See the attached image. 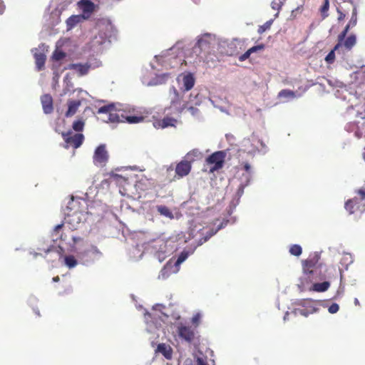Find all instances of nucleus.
<instances>
[{"label":"nucleus","instance_id":"obj_1","mask_svg":"<svg viewBox=\"0 0 365 365\" xmlns=\"http://www.w3.org/2000/svg\"><path fill=\"white\" fill-rule=\"evenodd\" d=\"M130 111V108L127 105H123L118 103H112L100 107L98 110V114H108L106 122L123 123L127 122L130 124H135L143 120V116H128L125 113Z\"/></svg>","mask_w":365,"mask_h":365},{"label":"nucleus","instance_id":"obj_2","mask_svg":"<svg viewBox=\"0 0 365 365\" xmlns=\"http://www.w3.org/2000/svg\"><path fill=\"white\" fill-rule=\"evenodd\" d=\"M165 307L161 304H157L153 307L155 312L159 311L160 314H158V319L155 316H153L148 312L145 313V320L146 323V331L150 334L149 340L152 346L156 344L160 338L165 336V333L163 327L164 323V318H168V315L162 312L161 309Z\"/></svg>","mask_w":365,"mask_h":365},{"label":"nucleus","instance_id":"obj_3","mask_svg":"<svg viewBox=\"0 0 365 365\" xmlns=\"http://www.w3.org/2000/svg\"><path fill=\"white\" fill-rule=\"evenodd\" d=\"M83 240L81 237H72V242L69 245L68 251L76 254L79 262L84 264L88 265L102 257V252L94 245H87L82 247Z\"/></svg>","mask_w":365,"mask_h":365},{"label":"nucleus","instance_id":"obj_4","mask_svg":"<svg viewBox=\"0 0 365 365\" xmlns=\"http://www.w3.org/2000/svg\"><path fill=\"white\" fill-rule=\"evenodd\" d=\"M95 29L98 34L91 41V48L97 53L102 52L117 40L118 31L113 24H96Z\"/></svg>","mask_w":365,"mask_h":365},{"label":"nucleus","instance_id":"obj_5","mask_svg":"<svg viewBox=\"0 0 365 365\" xmlns=\"http://www.w3.org/2000/svg\"><path fill=\"white\" fill-rule=\"evenodd\" d=\"M182 48L183 43L178 41L169 49L155 56V59L165 69H178L184 63L182 58Z\"/></svg>","mask_w":365,"mask_h":365},{"label":"nucleus","instance_id":"obj_6","mask_svg":"<svg viewBox=\"0 0 365 365\" xmlns=\"http://www.w3.org/2000/svg\"><path fill=\"white\" fill-rule=\"evenodd\" d=\"M170 95H173L174 97L171 99V106L169 108L165 110L168 111V114L180 115L185 108L190 111V114L198 118L200 115V110L195 107L192 106H188V103H190L195 105H199L200 103V100L197 99L198 93L193 96L192 93L190 96L189 102L187 103H182L180 101V93L175 87H172L170 89Z\"/></svg>","mask_w":365,"mask_h":365},{"label":"nucleus","instance_id":"obj_7","mask_svg":"<svg viewBox=\"0 0 365 365\" xmlns=\"http://www.w3.org/2000/svg\"><path fill=\"white\" fill-rule=\"evenodd\" d=\"M228 222L227 220H224L220 224L217 225L216 228H210L208 231L203 235H205L203 237L200 238L197 243H192L187 247L185 248L179 255L178 259L175 260L174 264H173V273H177L180 270V264L184 262L187 257L192 255L196 248L205 242H206L212 236L215 235L218 230L225 227Z\"/></svg>","mask_w":365,"mask_h":365},{"label":"nucleus","instance_id":"obj_8","mask_svg":"<svg viewBox=\"0 0 365 365\" xmlns=\"http://www.w3.org/2000/svg\"><path fill=\"white\" fill-rule=\"evenodd\" d=\"M217 43L215 35L206 33L197 36L192 47L194 53L202 57V63H205L209 61V56L214 51Z\"/></svg>","mask_w":365,"mask_h":365},{"label":"nucleus","instance_id":"obj_9","mask_svg":"<svg viewBox=\"0 0 365 365\" xmlns=\"http://www.w3.org/2000/svg\"><path fill=\"white\" fill-rule=\"evenodd\" d=\"M171 242L162 238L154 240L146 245L145 250L153 254L160 262L173 252Z\"/></svg>","mask_w":365,"mask_h":365},{"label":"nucleus","instance_id":"obj_10","mask_svg":"<svg viewBox=\"0 0 365 365\" xmlns=\"http://www.w3.org/2000/svg\"><path fill=\"white\" fill-rule=\"evenodd\" d=\"M78 203V200L72 198L68 203L66 209L69 210L66 212L65 222L70 225L72 230H76L79 225L88 220V213L79 210H73L74 207Z\"/></svg>","mask_w":365,"mask_h":365},{"label":"nucleus","instance_id":"obj_11","mask_svg":"<svg viewBox=\"0 0 365 365\" xmlns=\"http://www.w3.org/2000/svg\"><path fill=\"white\" fill-rule=\"evenodd\" d=\"M244 169L245 172L242 174L240 178V185L236 192L237 199L234 200L231 202V206H233V208L229 210L230 214L232 212L233 209H235V207L238 205L240 199L244 193L245 188L250 185L252 178L253 173L250 165L246 163L244 165Z\"/></svg>","mask_w":365,"mask_h":365},{"label":"nucleus","instance_id":"obj_12","mask_svg":"<svg viewBox=\"0 0 365 365\" xmlns=\"http://www.w3.org/2000/svg\"><path fill=\"white\" fill-rule=\"evenodd\" d=\"M78 7L83 14L71 16L66 20V23H81L87 20L93 11L95 5L90 0H81L78 2Z\"/></svg>","mask_w":365,"mask_h":365},{"label":"nucleus","instance_id":"obj_13","mask_svg":"<svg viewBox=\"0 0 365 365\" xmlns=\"http://www.w3.org/2000/svg\"><path fill=\"white\" fill-rule=\"evenodd\" d=\"M174 328L175 331H173V336L177 339L179 338L182 341H185L190 344L193 341L195 337V330L190 326L183 324L181 322L175 324Z\"/></svg>","mask_w":365,"mask_h":365},{"label":"nucleus","instance_id":"obj_14","mask_svg":"<svg viewBox=\"0 0 365 365\" xmlns=\"http://www.w3.org/2000/svg\"><path fill=\"white\" fill-rule=\"evenodd\" d=\"M220 51L227 56H235L242 50L244 42L235 38L232 41L223 40L219 43Z\"/></svg>","mask_w":365,"mask_h":365},{"label":"nucleus","instance_id":"obj_15","mask_svg":"<svg viewBox=\"0 0 365 365\" xmlns=\"http://www.w3.org/2000/svg\"><path fill=\"white\" fill-rule=\"evenodd\" d=\"M182 53L183 62L185 65L197 67L202 63V57L194 53L192 43L187 46L183 45Z\"/></svg>","mask_w":365,"mask_h":365},{"label":"nucleus","instance_id":"obj_16","mask_svg":"<svg viewBox=\"0 0 365 365\" xmlns=\"http://www.w3.org/2000/svg\"><path fill=\"white\" fill-rule=\"evenodd\" d=\"M108 153L106 150V145L101 144L98 145L95 151L93 156V164L99 168H103L106 165L108 160Z\"/></svg>","mask_w":365,"mask_h":365},{"label":"nucleus","instance_id":"obj_17","mask_svg":"<svg viewBox=\"0 0 365 365\" xmlns=\"http://www.w3.org/2000/svg\"><path fill=\"white\" fill-rule=\"evenodd\" d=\"M46 51L47 46L44 43H41L38 48L31 50L35 58L36 68L38 71L44 68Z\"/></svg>","mask_w":365,"mask_h":365},{"label":"nucleus","instance_id":"obj_18","mask_svg":"<svg viewBox=\"0 0 365 365\" xmlns=\"http://www.w3.org/2000/svg\"><path fill=\"white\" fill-rule=\"evenodd\" d=\"M101 66V62L96 61L95 63L86 62L85 63H70L64 69L73 70L79 76L86 75L91 68H97Z\"/></svg>","mask_w":365,"mask_h":365},{"label":"nucleus","instance_id":"obj_19","mask_svg":"<svg viewBox=\"0 0 365 365\" xmlns=\"http://www.w3.org/2000/svg\"><path fill=\"white\" fill-rule=\"evenodd\" d=\"M225 157V153L224 151L215 152L207 157L206 159L207 164L213 165V166L210 168V171L214 172L215 170L220 169L223 165Z\"/></svg>","mask_w":365,"mask_h":365},{"label":"nucleus","instance_id":"obj_20","mask_svg":"<svg viewBox=\"0 0 365 365\" xmlns=\"http://www.w3.org/2000/svg\"><path fill=\"white\" fill-rule=\"evenodd\" d=\"M318 261V257L316 255L314 258L307 259L303 263L304 278L305 280L312 281L315 279L314 274L317 272V267H316Z\"/></svg>","mask_w":365,"mask_h":365},{"label":"nucleus","instance_id":"obj_21","mask_svg":"<svg viewBox=\"0 0 365 365\" xmlns=\"http://www.w3.org/2000/svg\"><path fill=\"white\" fill-rule=\"evenodd\" d=\"M62 136L66 143V148L71 145L74 148H78L81 145L84 139L83 134L76 133L73 135L72 131L71 130L67 133H63Z\"/></svg>","mask_w":365,"mask_h":365},{"label":"nucleus","instance_id":"obj_22","mask_svg":"<svg viewBox=\"0 0 365 365\" xmlns=\"http://www.w3.org/2000/svg\"><path fill=\"white\" fill-rule=\"evenodd\" d=\"M191 170V164L190 160L180 161L175 168V173L180 177L182 178L187 175Z\"/></svg>","mask_w":365,"mask_h":365},{"label":"nucleus","instance_id":"obj_23","mask_svg":"<svg viewBox=\"0 0 365 365\" xmlns=\"http://www.w3.org/2000/svg\"><path fill=\"white\" fill-rule=\"evenodd\" d=\"M155 354H162L166 359L170 360L173 356V349L172 347L165 343H159L155 349Z\"/></svg>","mask_w":365,"mask_h":365},{"label":"nucleus","instance_id":"obj_24","mask_svg":"<svg viewBox=\"0 0 365 365\" xmlns=\"http://www.w3.org/2000/svg\"><path fill=\"white\" fill-rule=\"evenodd\" d=\"M41 102L45 114H50L53 112V99L49 94L42 96L41 98Z\"/></svg>","mask_w":365,"mask_h":365},{"label":"nucleus","instance_id":"obj_25","mask_svg":"<svg viewBox=\"0 0 365 365\" xmlns=\"http://www.w3.org/2000/svg\"><path fill=\"white\" fill-rule=\"evenodd\" d=\"M182 88L184 91H188L191 90L195 82L194 75L191 73L185 74L182 78Z\"/></svg>","mask_w":365,"mask_h":365},{"label":"nucleus","instance_id":"obj_26","mask_svg":"<svg viewBox=\"0 0 365 365\" xmlns=\"http://www.w3.org/2000/svg\"><path fill=\"white\" fill-rule=\"evenodd\" d=\"M342 43H337L325 57V61H327V63L329 64L332 63L334 61L336 53H337L338 55H343L344 53H342Z\"/></svg>","mask_w":365,"mask_h":365},{"label":"nucleus","instance_id":"obj_27","mask_svg":"<svg viewBox=\"0 0 365 365\" xmlns=\"http://www.w3.org/2000/svg\"><path fill=\"white\" fill-rule=\"evenodd\" d=\"M111 180L118 186L123 187L125 191L129 190V188L126 187L130 186L128 179L118 174H113L111 175Z\"/></svg>","mask_w":365,"mask_h":365},{"label":"nucleus","instance_id":"obj_28","mask_svg":"<svg viewBox=\"0 0 365 365\" xmlns=\"http://www.w3.org/2000/svg\"><path fill=\"white\" fill-rule=\"evenodd\" d=\"M67 104L68 110L66 113V116L70 117L76 113L78 108L81 104V101L80 100H68Z\"/></svg>","mask_w":365,"mask_h":365},{"label":"nucleus","instance_id":"obj_29","mask_svg":"<svg viewBox=\"0 0 365 365\" xmlns=\"http://www.w3.org/2000/svg\"><path fill=\"white\" fill-rule=\"evenodd\" d=\"M356 38L354 35H350L347 37L346 40H344L342 42L343 46V50L341 51L342 53H345V51H350L353 46L356 44Z\"/></svg>","mask_w":365,"mask_h":365},{"label":"nucleus","instance_id":"obj_30","mask_svg":"<svg viewBox=\"0 0 365 365\" xmlns=\"http://www.w3.org/2000/svg\"><path fill=\"white\" fill-rule=\"evenodd\" d=\"M259 143L260 146H261L260 148H257L255 147V148H252L251 149H248L247 150V153H249L250 155H255L257 153H261L262 155L266 154L267 153V151H268L267 146L261 140H259Z\"/></svg>","mask_w":365,"mask_h":365},{"label":"nucleus","instance_id":"obj_31","mask_svg":"<svg viewBox=\"0 0 365 365\" xmlns=\"http://www.w3.org/2000/svg\"><path fill=\"white\" fill-rule=\"evenodd\" d=\"M157 211L160 213V215L167 217L168 219H173L174 215L171 210L165 205H157L156 206Z\"/></svg>","mask_w":365,"mask_h":365},{"label":"nucleus","instance_id":"obj_32","mask_svg":"<svg viewBox=\"0 0 365 365\" xmlns=\"http://www.w3.org/2000/svg\"><path fill=\"white\" fill-rule=\"evenodd\" d=\"M173 264L171 262V260L168 262L165 265L164 268L160 271V273L159 274V278H161L163 279H165L169 277L170 274H173Z\"/></svg>","mask_w":365,"mask_h":365},{"label":"nucleus","instance_id":"obj_33","mask_svg":"<svg viewBox=\"0 0 365 365\" xmlns=\"http://www.w3.org/2000/svg\"><path fill=\"white\" fill-rule=\"evenodd\" d=\"M143 247V245L140 246L138 245L135 247H133V250L130 253V257L133 260H139L142 258L143 255V251L142 250Z\"/></svg>","mask_w":365,"mask_h":365},{"label":"nucleus","instance_id":"obj_34","mask_svg":"<svg viewBox=\"0 0 365 365\" xmlns=\"http://www.w3.org/2000/svg\"><path fill=\"white\" fill-rule=\"evenodd\" d=\"M278 96L279 98H284L285 101H288L289 100L295 98L297 97V95L296 93L292 91L284 89L279 93Z\"/></svg>","mask_w":365,"mask_h":365},{"label":"nucleus","instance_id":"obj_35","mask_svg":"<svg viewBox=\"0 0 365 365\" xmlns=\"http://www.w3.org/2000/svg\"><path fill=\"white\" fill-rule=\"evenodd\" d=\"M330 286L329 282H323L321 283H315L312 286V290L317 292H323L327 291Z\"/></svg>","mask_w":365,"mask_h":365},{"label":"nucleus","instance_id":"obj_36","mask_svg":"<svg viewBox=\"0 0 365 365\" xmlns=\"http://www.w3.org/2000/svg\"><path fill=\"white\" fill-rule=\"evenodd\" d=\"M308 308H309V309H294V313L295 315L300 314L302 316L307 317L309 314H313L317 312V309L314 307H310Z\"/></svg>","mask_w":365,"mask_h":365},{"label":"nucleus","instance_id":"obj_37","mask_svg":"<svg viewBox=\"0 0 365 365\" xmlns=\"http://www.w3.org/2000/svg\"><path fill=\"white\" fill-rule=\"evenodd\" d=\"M64 264L69 269L75 267L77 264V259L73 255H66L64 257Z\"/></svg>","mask_w":365,"mask_h":365},{"label":"nucleus","instance_id":"obj_38","mask_svg":"<svg viewBox=\"0 0 365 365\" xmlns=\"http://www.w3.org/2000/svg\"><path fill=\"white\" fill-rule=\"evenodd\" d=\"M329 9V0H324L322 4L319 7V13L323 19L328 16Z\"/></svg>","mask_w":365,"mask_h":365},{"label":"nucleus","instance_id":"obj_39","mask_svg":"<svg viewBox=\"0 0 365 365\" xmlns=\"http://www.w3.org/2000/svg\"><path fill=\"white\" fill-rule=\"evenodd\" d=\"M202 156V154L199 150L194 149L186 155V158L190 161H193L195 159L200 158Z\"/></svg>","mask_w":365,"mask_h":365},{"label":"nucleus","instance_id":"obj_40","mask_svg":"<svg viewBox=\"0 0 365 365\" xmlns=\"http://www.w3.org/2000/svg\"><path fill=\"white\" fill-rule=\"evenodd\" d=\"M177 120L171 117H165L161 121L162 128H168L170 126H175Z\"/></svg>","mask_w":365,"mask_h":365},{"label":"nucleus","instance_id":"obj_41","mask_svg":"<svg viewBox=\"0 0 365 365\" xmlns=\"http://www.w3.org/2000/svg\"><path fill=\"white\" fill-rule=\"evenodd\" d=\"M356 200H357V198L354 197L353 199L348 200L345 202L344 207L349 212V214H353L354 212L355 205H354V201H356Z\"/></svg>","mask_w":365,"mask_h":365},{"label":"nucleus","instance_id":"obj_42","mask_svg":"<svg viewBox=\"0 0 365 365\" xmlns=\"http://www.w3.org/2000/svg\"><path fill=\"white\" fill-rule=\"evenodd\" d=\"M302 252V247L299 245H292L289 248V253L292 255L299 257Z\"/></svg>","mask_w":365,"mask_h":365},{"label":"nucleus","instance_id":"obj_43","mask_svg":"<svg viewBox=\"0 0 365 365\" xmlns=\"http://www.w3.org/2000/svg\"><path fill=\"white\" fill-rule=\"evenodd\" d=\"M58 66V63H54L53 64V66H52V69L53 71V86H55L56 84L58 83V79L60 78V73H58V70H57V67Z\"/></svg>","mask_w":365,"mask_h":365},{"label":"nucleus","instance_id":"obj_44","mask_svg":"<svg viewBox=\"0 0 365 365\" xmlns=\"http://www.w3.org/2000/svg\"><path fill=\"white\" fill-rule=\"evenodd\" d=\"M65 56H66V54L64 52H63L60 50L56 49L53 53L51 58L53 61H58L63 59Z\"/></svg>","mask_w":365,"mask_h":365},{"label":"nucleus","instance_id":"obj_45","mask_svg":"<svg viewBox=\"0 0 365 365\" xmlns=\"http://www.w3.org/2000/svg\"><path fill=\"white\" fill-rule=\"evenodd\" d=\"M285 1L286 0H272L271 4L272 9L278 11L281 9Z\"/></svg>","mask_w":365,"mask_h":365},{"label":"nucleus","instance_id":"obj_46","mask_svg":"<svg viewBox=\"0 0 365 365\" xmlns=\"http://www.w3.org/2000/svg\"><path fill=\"white\" fill-rule=\"evenodd\" d=\"M73 129L77 132L82 131L84 127V122L81 120H78L73 122Z\"/></svg>","mask_w":365,"mask_h":365},{"label":"nucleus","instance_id":"obj_47","mask_svg":"<svg viewBox=\"0 0 365 365\" xmlns=\"http://www.w3.org/2000/svg\"><path fill=\"white\" fill-rule=\"evenodd\" d=\"M63 81H64V83H66V87L63 90L62 95H66L70 91L69 87L70 86L72 87V84L70 81L69 76L68 74L64 77Z\"/></svg>","mask_w":365,"mask_h":365},{"label":"nucleus","instance_id":"obj_48","mask_svg":"<svg viewBox=\"0 0 365 365\" xmlns=\"http://www.w3.org/2000/svg\"><path fill=\"white\" fill-rule=\"evenodd\" d=\"M349 25L350 24H347L346 26L345 27V29L343 30V31L339 34L337 43H342V42L344 41V40L346 37V35L349 29Z\"/></svg>","mask_w":365,"mask_h":365},{"label":"nucleus","instance_id":"obj_49","mask_svg":"<svg viewBox=\"0 0 365 365\" xmlns=\"http://www.w3.org/2000/svg\"><path fill=\"white\" fill-rule=\"evenodd\" d=\"M309 303V301L308 299H297L294 304L298 306H301L302 307H309L308 306V304Z\"/></svg>","mask_w":365,"mask_h":365},{"label":"nucleus","instance_id":"obj_50","mask_svg":"<svg viewBox=\"0 0 365 365\" xmlns=\"http://www.w3.org/2000/svg\"><path fill=\"white\" fill-rule=\"evenodd\" d=\"M201 317H202V315L200 313H196L192 317L191 322L192 323L193 325L197 326L200 323Z\"/></svg>","mask_w":365,"mask_h":365},{"label":"nucleus","instance_id":"obj_51","mask_svg":"<svg viewBox=\"0 0 365 365\" xmlns=\"http://www.w3.org/2000/svg\"><path fill=\"white\" fill-rule=\"evenodd\" d=\"M264 48V45L261 43V44H258L257 46H254L251 47L250 48H249V50H250V52L253 53L257 52L259 51H262Z\"/></svg>","mask_w":365,"mask_h":365},{"label":"nucleus","instance_id":"obj_52","mask_svg":"<svg viewBox=\"0 0 365 365\" xmlns=\"http://www.w3.org/2000/svg\"><path fill=\"white\" fill-rule=\"evenodd\" d=\"M339 309V307L338 304L333 303L328 309V311L331 314H335L336 313Z\"/></svg>","mask_w":365,"mask_h":365},{"label":"nucleus","instance_id":"obj_53","mask_svg":"<svg viewBox=\"0 0 365 365\" xmlns=\"http://www.w3.org/2000/svg\"><path fill=\"white\" fill-rule=\"evenodd\" d=\"M347 4L350 5L352 7V14H351V17L349 20V23H356V8L353 5L350 4L349 3H348Z\"/></svg>","mask_w":365,"mask_h":365},{"label":"nucleus","instance_id":"obj_54","mask_svg":"<svg viewBox=\"0 0 365 365\" xmlns=\"http://www.w3.org/2000/svg\"><path fill=\"white\" fill-rule=\"evenodd\" d=\"M134 187L137 192H138L139 190H144L145 189V187L143 186L142 180L135 182Z\"/></svg>","mask_w":365,"mask_h":365},{"label":"nucleus","instance_id":"obj_55","mask_svg":"<svg viewBox=\"0 0 365 365\" xmlns=\"http://www.w3.org/2000/svg\"><path fill=\"white\" fill-rule=\"evenodd\" d=\"M343 9H344V7H342V6H340V7L337 8V11L339 13V16H338V20L339 21L344 20V18L346 15V13H344L343 11H341V10H343Z\"/></svg>","mask_w":365,"mask_h":365},{"label":"nucleus","instance_id":"obj_56","mask_svg":"<svg viewBox=\"0 0 365 365\" xmlns=\"http://www.w3.org/2000/svg\"><path fill=\"white\" fill-rule=\"evenodd\" d=\"M251 54H252V53L250 52V50L248 49L245 53H243L239 56V60L240 61H244L246 59H247L250 56Z\"/></svg>","mask_w":365,"mask_h":365},{"label":"nucleus","instance_id":"obj_57","mask_svg":"<svg viewBox=\"0 0 365 365\" xmlns=\"http://www.w3.org/2000/svg\"><path fill=\"white\" fill-rule=\"evenodd\" d=\"M197 365H208L206 359L197 356L196 359Z\"/></svg>","mask_w":365,"mask_h":365},{"label":"nucleus","instance_id":"obj_58","mask_svg":"<svg viewBox=\"0 0 365 365\" xmlns=\"http://www.w3.org/2000/svg\"><path fill=\"white\" fill-rule=\"evenodd\" d=\"M271 24H263L262 26H260L258 32L259 34H262L266 30L269 29Z\"/></svg>","mask_w":365,"mask_h":365},{"label":"nucleus","instance_id":"obj_59","mask_svg":"<svg viewBox=\"0 0 365 365\" xmlns=\"http://www.w3.org/2000/svg\"><path fill=\"white\" fill-rule=\"evenodd\" d=\"M357 193L361 196L362 200H365V189H359Z\"/></svg>","mask_w":365,"mask_h":365},{"label":"nucleus","instance_id":"obj_60","mask_svg":"<svg viewBox=\"0 0 365 365\" xmlns=\"http://www.w3.org/2000/svg\"><path fill=\"white\" fill-rule=\"evenodd\" d=\"M5 4L2 0H0V14H2L5 10Z\"/></svg>","mask_w":365,"mask_h":365},{"label":"nucleus","instance_id":"obj_61","mask_svg":"<svg viewBox=\"0 0 365 365\" xmlns=\"http://www.w3.org/2000/svg\"><path fill=\"white\" fill-rule=\"evenodd\" d=\"M354 135L357 138H362L363 135H362V133L361 131H359V130H356L355 132H354Z\"/></svg>","mask_w":365,"mask_h":365},{"label":"nucleus","instance_id":"obj_62","mask_svg":"<svg viewBox=\"0 0 365 365\" xmlns=\"http://www.w3.org/2000/svg\"><path fill=\"white\" fill-rule=\"evenodd\" d=\"M211 103L213 105V106L219 108L222 112H226L225 110L222 108V107H218L217 106L215 105V101L212 99H210Z\"/></svg>","mask_w":365,"mask_h":365},{"label":"nucleus","instance_id":"obj_63","mask_svg":"<svg viewBox=\"0 0 365 365\" xmlns=\"http://www.w3.org/2000/svg\"><path fill=\"white\" fill-rule=\"evenodd\" d=\"M62 226H63V224H59V225H57L55 227H54V232H58L61 228H62Z\"/></svg>","mask_w":365,"mask_h":365},{"label":"nucleus","instance_id":"obj_64","mask_svg":"<svg viewBox=\"0 0 365 365\" xmlns=\"http://www.w3.org/2000/svg\"><path fill=\"white\" fill-rule=\"evenodd\" d=\"M29 253H30V255H33V257H34V258H36V257H37V256H38V255H40V254H39V253H38V252H32V251H31Z\"/></svg>","mask_w":365,"mask_h":365}]
</instances>
